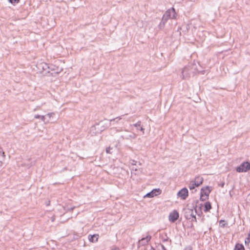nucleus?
Listing matches in <instances>:
<instances>
[{
    "mask_svg": "<svg viewBox=\"0 0 250 250\" xmlns=\"http://www.w3.org/2000/svg\"><path fill=\"white\" fill-rule=\"evenodd\" d=\"M176 17V13L174 8H171L167 10L163 16L162 21L159 24V28H163L165 26V23L168 20L174 19Z\"/></svg>",
    "mask_w": 250,
    "mask_h": 250,
    "instance_id": "1",
    "label": "nucleus"
},
{
    "mask_svg": "<svg viewBox=\"0 0 250 250\" xmlns=\"http://www.w3.org/2000/svg\"><path fill=\"white\" fill-rule=\"evenodd\" d=\"M37 71L40 73L46 74L50 72V70H54V66L52 65L49 66L45 62L39 61L36 64Z\"/></svg>",
    "mask_w": 250,
    "mask_h": 250,
    "instance_id": "2",
    "label": "nucleus"
},
{
    "mask_svg": "<svg viewBox=\"0 0 250 250\" xmlns=\"http://www.w3.org/2000/svg\"><path fill=\"white\" fill-rule=\"evenodd\" d=\"M203 180V178L201 176H198L195 177L194 180L189 182L188 188L190 190L194 189L195 187H198L202 184Z\"/></svg>",
    "mask_w": 250,
    "mask_h": 250,
    "instance_id": "3",
    "label": "nucleus"
},
{
    "mask_svg": "<svg viewBox=\"0 0 250 250\" xmlns=\"http://www.w3.org/2000/svg\"><path fill=\"white\" fill-rule=\"evenodd\" d=\"M211 190V187L207 186L202 188L200 192V199L202 201H205L208 199L209 194Z\"/></svg>",
    "mask_w": 250,
    "mask_h": 250,
    "instance_id": "4",
    "label": "nucleus"
},
{
    "mask_svg": "<svg viewBox=\"0 0 250 250\" xmlns=\"http://www.w3.org/2000/svg\"><path fill=\"white\" fill-rule=\"evenodd\" d=\"M192 73L191 66L188 65L184 67L182 70L181 78L184 80L188 79Z\"/></svg>",
    "mask_w": 250,
    "mask_h": 250,
    "instance_id": "5",
    "label": "nucleus"
},
{
    "mask_svg": "<svg viewBox=\"0 0 250 250\" xmlns=\"http://www.w3.org/2000/svg\"><path fill=\"white\" fill-rule=\"evenodd\" d=\"M250 169V163L248 162L243 163L237 167L236 171L238 172H245Z\"/></svg>",
    "mask_w": 250,
    "mask_h": 250,
    "instance_id": "6",
    "label": "nucleus"
},
{
    "mask_svg": "<svg viewBox=\"0 0 250 250\" xmlns=\"http://www.w3.org/2000/svg\"><path fill=\"white\" fill-rule=\"evenodd\" d=\"M186 217L187 219H190L191 221H196L195 211L188 208L186 211Z\"/></svg>",
    "mask_w": 250,
    "mask_h": 250,
    "instance_id": "7",
    "label": "nucleus"
},
{
    "mask_svg": "<svg viewBox=\"0 0 250 250\" xmlns=\"http://www.w3.org/2000/svg\"><path fill=\"white\" fill-rule=\"evenodd\" d=\"M162 192L160 188H155L153 189L150 192L146 194L144 197V198H152L154 196H156L157 195H160Z\"/></svg>",
    "mask_w": 250,
    "mask_h": 250,
    "instance_id": "8",
    "label": "nucleus"
},
{
    "mask_svg": "<svg viewBox=\"0 0 250 250\" xmlns=\"http://www.w3.org/2000/svg\"><path fill=\"white\" fill-rule=\"evenodd\" d=\"M188 195V192L186 188H183L177 193V196L183 200H185Z\"/></svg>",
    "mask_w": 250,
    "mask_h": 250,
    "instance_id": "9",
    "label": "nucleus"
},
{
    "mask_svg": "<svg viewBox=\"0 0 250 250\" xmlns=\"http://www.w3.org/2000/svg\"><path fill=\"white\" fill-rule=\"evenodd\" d=\"M179 218V213L176 210H173L169 215V220L171 222H174Z\"/></svg>",
    "mask_w": 250,
    "mask_h": 250,
    "instance_id": "10",
    "label": "nucleus"
},
{
    "mask_svg": "<svg viewBox=\"0 0 250 250\" xmlns=\"http://www.w3.org/2000/svg\"><path fill=\"white\" fill-rule=\"evenodd\" d=\"M151 236L149 235H147L146 237L143 238L138 242L139 246L146 245L150 240Z\"/></svg>",
    "mask_w": 250,
    "mask_h": 250,
    "instance_id": "11",
    "label": "nucleus"
},
{
    "mask_svg": "<svg viewBox=\"0 0 250 250\" xmlns=\"http://www.w3.org/2000/svg\"><path fill=\"white\" fill-rule=\"evenodd\" d=\"M39 117H41V120L44 123V124H48V121L47 119H46V116L45 115H40L38 114H36L34 115V118L35 119H38Z\"/></svg>",
    "mask_w": 250,
    "mask_h": 250,
    "instance_id": "12",
    "label": "nucleus"
},
{
    "mask_svg": "<svg viewBox=\"0 0 250 250\" xmlns=\"http://www.w3.org/2000/svg\"><path fill=\"white\" fill-rule=\"evenodd\" d=\"M99 238V235L98 234H94L93 235H89L88 236V240L89 241L94 243L98 241Z\"/></svg>",
    "mask_w": 250,
    "mask_h": 250,
    "instance_id": "13",
    "label": "nucleus"
},
{
    "mask_svg": "<svg viewBox=\"0 0 250 250\" xmlns=\"http://www.w3.org/2000/svg\"><path fill=\"white\" fill-rule=\"evenodd\" d=\"M54 112H50L45 115L46 119H47L48 121V124L50 123L51 122V119L54 117L55 115Z\"/></svg>",
    "mask_w": 250,
    "mask_h": 250,
    "instance_id": "14",
    "label": "nucleus"
},
{
    "mask_svg": "<svg viewBox=\"0 0 250 250\" xmlns=\"http://www.w3.org/2000/svg\"><path fill=\"white\" fill-rule=\"evenodd\" d=\"M211 208V204L209 202H208L205 204L204 210L205 212L209 211Z\"/></svg>",
    "mask_w": 250,
    "mask_h": 250,
    "instance_id": "15",
    "label": "nucleus"
},
{
    "mask_svg": "<svg viewBox=\"0 0 250 250\" xmlns=\"http://www.w3.org/2000/svg\"><path fill=\"white\" fill-rule=\"evenodd\" d=\"M141 121H138L137 123L134 124L133 125L136 127H140L139 130L142 132L143 134H144V128L141 126Z\"/></svg>",
    "mask_w": 250,
    "mask_h": 250,
    "instance_id": "16",
    "label": "nucleus"
},
{
    "mask_svg": "<svg viewBox=\"0 0 250 250\" xmlns=\"http://www.w3.org/2000/svg\"><path fill=\"white\" fill-rule=\"evenodd\" d=\"M137 137V135L135 133H132L130 134L127 135L125 139L127 140L135 139Z\"/></svg>",
    "mask_w": 250,
    "mask_h": 250,
    "instance_id": "17",
    "label": "nucleus"
},
{
    "mask_svg": "<svg viewBox=\"0 0 250 250\" xmlns=\"http://www.w3.org/2000/svg\"><path fill=\"white\" fill-rule=\"evenodd\" d=\"M234 250H245L244 246L240 244H237L235 245Z\"/></svg>",
    "mask_w": 250,
    "mask_h": 250,
    "instance_id": "18",
    "label": "nucleus"
},
{
    "mask_svg": "<svg viewBox=\"0 0 250 250\" xmlns=\"http://www.w3.org/2000/svg\"><path fill=\"white\" fill-rule=\"evenodd\" d=\"M157 250H166L164 246L162 244H159L156 247Z\"/></svg>",
    "mask_w": 250,
    "mask_h": 250,
    "instance_id": "19",
    "label": "nucleus"
},
{
    "mask_svg": "<svg viewBox=\"0 0 250 250\" xmlns=\"http://www.w3.org/2000/svg\"><path fill=\"white\" fill-rule=\"evenodd\" d=\"M20 0H8L9 2L13 5H15L19 2Z\"/></svg>",
    "mask_w": 250,
    "mask_h": 250,
    "instance_id": "20",
    "label": "nucleus"
},
{
    "mask_svg": "<svg viewBox=\"0 0 250 250\" xmlns=\"http://www.w3.org/2000/svg\"><path fill=\"white\" fill-rule=\"evenodd\" d=\"M245 243H250V233L248 235V236L247 239L245 240Z\"/></svg>",
    "mask_w": 250,
    "mask_h": 250,
    "instance_id": "21",
    "label": "nucleus"
},
{
    "mask_svg": "<svg viewBox=\"0 0 250 250\" xmlns=\"http://www.w3.org/2000/svg\"><path fill=\"white\" fill-rule=\"evenodd\" d=\"M111 148L110 147H109L107 148H106V153H107L111 154V151H110V150H111Z\"/></svg>",
    "mask_w": 250,
    "mask_h": 250,
    "instance_id": "22",
    "label": "nucleus"
},
{
    "mask_svg": "<svg viewBox=\"0 0 250 250\" xmlns=\"http://www.w3.org/2000/svg\"><path fill=\"white\" fill-rule=\"evenodd\" d=\"M122 118L121 117H117L115 119H114L112 120H111V122L112 121H115V120H117V122H118L119 120H121Z\"/></svg>",
    "mask_w": 250,
    "mask_h": 250,
    "instance_id": "23",
    "label": "nucleus"
},
{
    "mask_svg": "<svg viewBox=\"0 0 250 250\" xmlns=\"http://www.w3.org/2000/svg\"><path fill=\"white\" fill-rule=\"evenodd\" d=\"M136 163H137V162L133 160L132 161V162H131V165H132L133 167L134 166H135L136 165Z\"/></svg>",
    "mask_w": 250,
    "mask_h": 250,
    "instance_id": "24",
    "label": "nucleus"
},
{
    "mask_svg": "<svg viewBox=\"0 0 250 250\" xmlns=\"http://www.w3.org/2000/svg\"><path fill=\"white\" fill-rule=\"evenodd\" d=\"M185 250H192V248L190 246L186 247Z\"/></svg>",
    "mask_w": 250,
    "mask_h": 250,
    "instance_id": "25",
    "label": "nucleus"
},
{
    "mask_svg": "<svg viewBox=\"0 0 250 250\" xmlns=\"http://www.w3.org/2000/svg\"><path fill=\"white\" fill-rule=\"evenodd\" d=\"M111 250H120V249L117 247L113 248Z\"/></svg>",
    "mask_w": 250,
    "mask_h": 250,
    "instance_id": "26",
    "label": "nucleus"
},
{
    "mask_svg": "<svg viewBox=\"0 0 250 250\" xmlns=\"http://www.w3.org/2000/svg\"><path fill=\"white\" fill-rule=\"evenodd\" d=\"M131 169H132V170H134L136 171V170H137V168L136 167H131Z\"/></svg>",
    "mask_w": 250,
    "mask_h": 250,
    "instance_id": "27",
    "label": "nucleus"
},
{
    "mask_svg": "<svg viewBox=\"0 0 250 250\" xmlns=\"http://www.w3.org/2000/svg\"><path fill=\"white\" fill-rule=\"evenodd\" d=\"M167 240H168V238L166 236V238H164V239H163V241L164 242L167 241Z\"/></svg>",
    "mask_w": 250,
    "mask_h": 250,
    "instance_id": "28",
    "label": "nucleus"
},
{
    "mask_svg": "<svg viewBox=\"0 0 250 250\" xmlns=\"http://www.w3.org/2000/svg\"><path fill=\"white\" fill-rule=\"evenodd\" d=\"M2 155L3 156V157H4L5 156V155H4V152H2Z\"/></svg>",
    "mask_w": 250,
    "mask_h": 250,
    "instance_id": "29",
    "label": "nucleus"
},
{
    "mask_svg": "<svg viewBox=\"0 0 250 250\" xmlns=\"http://www.w3.org/2000/svg\"><path fill=\"white\" fill-rule=\"evenodd\" d=\"M54 219H55L54 217H53L52 218V221H54Z\"/></svg>",
    "mask_w": 250,
    "mask_h": 250,
    "instance_id": "30",
    "label": "nucleus"
}]
</instances>
